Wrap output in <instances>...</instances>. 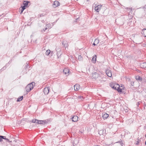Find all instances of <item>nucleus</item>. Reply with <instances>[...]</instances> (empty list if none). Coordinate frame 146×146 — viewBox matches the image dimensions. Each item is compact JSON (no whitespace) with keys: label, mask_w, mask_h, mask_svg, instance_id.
<instances>
[{"label":"nucleus","mask_w":146,"mask_h":146,"mask_svg":"<svg viewBox=\"0 0 146 146\" xmlns=\"http://www.w3.org/2000/svg\"><path fill=\"white\" fill-rule=\"evenodd\" d=\"M35 83L34 82H32L31 83L28 84L26 86L25 89L27 93L29 92L33 89L35 85Z\"/></svg>","instance_id":"nucleus-1"},{"label":"nucleus","mask_w":146,"mask_h":146,"mask_svg":"<svg viewBox=\"0 0 146 146\" xmlns=\"http://www.w3.org/2000/svg\"><path fill=\"white\" fill-rule=\"evenodd\" d=\"M50 121V120L49 119H46L44 120H38L37 122V123L42 125H44L45 124H46L48 123V122Z\"/></svg>","instance_id":"nucleus-2"},{"label":"nucleus","mask_w":146,"mask_h":146,"mask_svg":"<svg viewBox=\"0 0 146 146\" xmlns=\"http://www.w3.org/2000/svg\"><path fill=\"white\" fill-rule=\"evenodd\" d=\"M110 86L112 89L115 90L118 86H119V84L115 82H113L110 84Z\"/></svg>","instance_id":"nucleus-3"},{"label":"nucleus","mask_w":146,"mask_h":146,"mask_svg":"<svg viewBox=\"0 0 146 146\" xmlns=\"http://www.w3.org/2000/svg\"><path fill=\"white\" fill-rule=\"evenodd\" d=\"M92 74V76H91V77L92 79H96L99 77H100V74L96 72H93Z\"/></svg>","instance_id":"nucleus-4"},{"label":"nucleus","mask_w":146,"mask_h":146,"mask_svg":"<svg viewBox=\"0 0 146 146\" xmlns=\"http://www.w3.org/2000/svg\"><path fill=\"white\" fill-rule=\"evenodd\" d=\"M107 76L110 77H111L112 76V72L111 70L107 68L105 70Z\"/></svg>","instance_id":"nucleus-5"},{"label":"nucleus","mask_w":146,"mask_h":146,"mask_svg":"<svg viewBox=\"0 0 146 146\" xmlns=\"http://www.w3.org/2000/svg\"><path fill=\"white\" fill-rule=\"evenodd\" d=\"M98 133L100 135H102L103 136H105L106 135V130L105 129L100 130L99 132Z\"/></svg>","instance_id":"nucleus-6"},{"label":"nucleus","mask_w":146,"mask_h":146,"mask_svg":"<svg viewBox=\"0 0 146 146\" xmlns=\"http://www.w3.org/2000/svg\"><path fill=\"white\" fill-rule=\"evenodd\" d=\"M78 117L76 115H72V117L70 119L72 120V121L73 122H76L78 120Z\"/></svg>","instance_id":"nucleus-7"},{"label":"nucleus","mask_w":146,"mask_h":146,"mask_svg":"<svg viewBox=\"0 0 146 146\" xmlns=\"http://www.w3.org/2000/svg\"><path fill=\"white\" fill-rule=\"evenodd\" d=\"M139 65L141 68H146V62H141L139 63Z\"/></svg>","instance_id":"nucleus-8"},{"label":"nucleus","mask_w":146,"mask_h":146,"mask_svg":"<svg viewBox=\"0 0 146 146\" xmlns=\"http://www.w3.org/2000/svg\"><path fill=\"white\" fill-rule=\"evenodd\" d=\"M60 2L57 1H55L54 2V3L52 4V6L54 8H55L58 6H59L60 5Z\"/></svg>","instance_id":"nucleus-9"},{"label":"nucleus","mask_w":146,"mask_h":146,"mask_svg":"<svg viewBox=\"0 0 146 146\" xmlns=\"http://www.w3.org/2000/svg\"><path fill=\"white\" fill-rule=\"evenodd\" d=\"M50 91V88L48 87H46L44 88L43 92L45 95L48 94Z\"/></svg>","instance_id":"nucleus-10"},{"label":"nucleus","mask_w":146,"mask_h":146,"mask_svg":"<svg viewBox=\"0 0 146 146\" xmlns=\"http://www.w3.org/2000/svg\"><path fill=\"white\" fill-rule=\"evenodd\" d=\"M102 5H97L95 8V10L98 12L101 9Z\"/></svg>","instance_id":"nucleus-11"},{"label":"nucleus","mask_w":146,"mask_h":146,"mask_svg":"<svg viewBox=\"0 0 146 146\" xmlns=\"http://www.w3.org/2000/svg\"><path fill=\"white\" fill-rule=\"evenodd\" d=\"M115 90H117L119 93H123V92L122 91L123 89H121L120 88V86L119 85V86H118Z\"/></svg>","instance_id":"nucleus-12"},{"label":"nucleus","mask_w":146,"mask_h":146,"mask_svg":"<svg viewBox=\"0 0 146 146\" xmlns=\"http://www.w3.org/2000/svg\"><path fill=\"white\" fill-rule=\"evenodd\" d=\"M97 58V56L96 55H94L92 57V62L94 64H95L96 62Z\"/></svg>","instance_id":"nucleus-13"},{"label":"nucleus","mask_w":146,"mask_h":146,"mask_svg":"<svg viewBox=\"0 0 146 146\" xmlns=\"http://www.w3.org/2000/svg\"><path fill=\"white\" fill-rule=\"evenodd\" d=\"M80 86L79 84H76L74 86V88L75 91H78L80 88Z\"/></svg>","instance_id":"nucleus-14"},{"label":"nucleus","mask_w":146,"mask_h":146,"mask_svg":"<svg viewBox=\"0 0 146 146\" xmlns=\"http://www.w3.org/2000/svg\"><path fill=\"white\" fill-rule=\"evenodd\" d=\"M31 66H30L29 65V63H27V62L26 64L25 67V68L26 70H28V71H29V70L31 69Z\"/></svg>","instance_id":"nucleus-15"},{"label":"nucleus","mask_w":146,"mask_h":146,"mask_svg":"<svg viewBox=\"0 0 146 146\" xmlns=\"http://www.w3.org/2000/svg\"><path fill=\"white\" fill-rule=\"evenodd\" d=\"M62 44L63 45L64 47H65V48H66V47H67L68 46V44L67 43L66 41L64 40L62 41Z\"/></svg>","instance_id":"nucleus-16"},{"label":"nucleus","mask_w":146,"mask_h":146,"mask_svg":"<svg viewBox=\"0 0 146 146\" xmlns=\"http://www.w3.org/2000/svg\"><path fill=\"white\" fill-rule=\"evenodd\" d=\"M30 3V1H23V5L28 7H29L28 4Z\"/></svg>","instance_id":"nucleus-17"},{"label":"nucleus","mask_w":146,"mask_h":146,"mask_svg":"<svg viewBox=\"0 0 146 146\" xmlns=\"http://www.w3.org/2000/svg\"><path fill=\"white\" fill-rule=\"evenodd\" d=\"M52 51L51 52L50 50L48 49L45 52V55L46 56H48L50 54L51 56H52Z\"/></svg>","instance_id":"nucleus-18"},{"label":"nucleus","mask_w":146,"mask_h":146,"mask_svg":"<svg viewBox=\"0 0 146 146\" xmlns=\"http://www.w3.org/2000/svg\"><path fill=\"white\" fill-rule=\"evenodd\" d=\"M141 33L143 36L146 37V29H143L141 32Z\"/></svg>","instance_id":"nucleus-19"},{"label":"nucleus","mask_w":146,"mask_h":146,"mask_svg":"<svg viewBox=\"0 0 146 146\" xmlns=\"http://www.w3.org/2000/svg\"><path fill=\"white\" fill-rule=\"evenodd\" d=\"M109 115L107 113H105L102 115V117L104 119H107V118L108 117Z\"/></svg>","instance_id":"nucleus-20"},{"label":"nucleus","mask_w":146,"mask_h":146,"mask_svg":"<svg viewBox=\"0 0 146 146\" xmlns=\"http://www.w3.org/2000/svg\"><path fill=\"white\" fill-rule=\"evenodd\" d=\"M135 79L137 81H142V78L140 76H139V75H138L137 76H136L135 77Z\"/></svg>","instance_id":"nucleus-21"},{"label":"nucleus","mask_w":146,"mask_h":146,"mask_svg":"<svg viewBox=\"0 0 146 146\" xmlns=\"http://www.w3.org/2000/svg\"><path fill=\"white\" fill-rule=\"evenodd\" d=\"M70 71L67 68H65L63 70V72L64 73L66 74L69 73Z\"/></svg>","instance_id":"nucleus-22"},{"label":"nucleus","mask_w":146,"mask_h":146,"mask_svg":"<svg viewBox=\"0 0 146 146\" xmlns=\"http://www.w3.org/2000/svg\"><path fill=\"white\" fill-rule=\"evenodd\" d=\"M23 96H19L17 99V102H20V101H22L23 100Z\"/></svg>","instance_id":"nucleus-23"},{"label":"nucleus","mask_w":146,"mask_h":146,"mask_svg":"<svg viewBox=\"0 0 146 146\" xmlns=\"http://www.w3.org/2000/svg\"><path fill=\"white\" fill-rule=\"evenodd\" d=\"M37 121L38 119H33L31 122L33 123H37Z\"/></svg>","instance_id":"nucleus-24"},{"label":"nucleus","mask_w":146,"mask_h":146,"mask_svg":"<svg viewBox=\"0 0 146 146\" xmlns=\"http://www.w3.org/2000/svg\"><path fill=\"white\" fill-rule=\"evenodd\" d=\"M116 143H119L120 144V145H121V146H123V142L122 140L119 141Z\"/></svg>","instance_id":"nucleus-25"},{"label":"nucleus","mask_w":146,"mask_h":146,"mask_svg":"<svg viewBox=\"0 0 146 146\" xmlns=\"http://www.w3.org/2000/svg\"><path fill=\"white\" fill-rule=\"evenodd\" d=\"M83 59L82 57L80 55L78 56V60L80 61H82Z\"/></svg>","instance_id":"nucleus-26"},{"label":"nucleus","mask_w":146,"mask_h":146,"mask_svg":"<svg viewBox=\"0 0 146 146\" xmlns=\"http://www.w3.org/2000/svg\"><path fill=\"white\" fill-rule=\"evenodd\" d=\"M134 81H131L130 82V84L131 86H134Z\"/></svg>","instance_id":"nucleus-27"},{"label":"nucleus","mask_w":146,"mask_h":146,"mask_svg":"<svg viewBox=\"0 0 146 146\" xmlns=\"http://www.w3.org/2000/svg\"><path fill=\"white\" fill-rule=\"evenodd\" d=\"M94 42L96 43V44H98L99 42V40L96 39L95 40Z\"/></svg>","instance_id":"nucleus-28"},{"label":"nucleus","mask_w":146,"mask_h":146,"mask_svg":"<svg viewBox=\"0 0 146 146\" xmlns=\"http://www.w3.org/2000/svg\"><path fill=\"white\" fill-rule=\"evenodd\" d=\"M27 7L24 5L21 6V8L22 9H23V10H24Z\"/></svg>","instance_id":"nucleus-29"},{"label":"nucleus","mask_w":146,"mask_h":146,"mask_svg":"<svg viewBox=\"0 0 146 146\" xmlns=\"http://www.w3.org/2000/svg\"><path fill=\"white\" fill-rule=\"evenodd\" d=\"M21 8H20L19 9V10H20L19 12H20V14H21L23 12L24 10H23V9H22V8L21 9Z\"/></svg>","instance_id":"nucleus-30"},{"label":"nucleus","mask_w":146,"mask_h":146,"mask_svg":"<svg viewBox=\"0 0 146 146\" xmlns=\"http://www.w3.org/2000/svg\"><path fill=\"white\" fill-rule=\"evenodd\" d=\"M3 136L0 135V142H1L3 141Z\"/></svg>","instance_id":"nucleus-31"},{"label":"nucleus","mask_w":146,"mask_h":146,"mask_svg":"<svg viewBox=\"0 0 146 146\" xmlns=\"http://www.w3.org/2000/svg\"><path fill=\"white\" fill-rule=\"evenodd\" d=\"M6 68V66H4L3 68H1V69L0 70H1V71H3V70H5Z\"/></svg>","instance_id":"nucleus-32"},{"label":"nucleus","mask_w":146,"mask_h":146,"mask_svg":"<svg viewBox=\"0 0 146 146\" xmlns=\"http://www.w3.org/2000/svg\"><path fill=\"white\" fill-rule=\"evenodd\" d=\"M79 98L81 99V100H82L83 99H84L83 97L82 96H78Z\"/></svg>","instance_id":"nucleus-33"},{"label":"nucleus","mask_w":146,"mask_h":146,"mask_svg":"<svg viewBox=\"0 0 146 146\" xmlns=\"http://www.w3.org/2000/svg\"><path fill=\"white\" fill-rule=\"evenodd\" d=\"M5 140H6V142H9V143H10V142H12L11 141H10L9 140V139L8 138H7Z\"/></svg>","instance_id":"nucleus-34"},{"label":"nucleus","mask_w":146,"mask_h":146,"mask_svg":"<svg viewBox=\"0 0 146 146\" xmlns=\"http://www.w3.org/2000/svg\"><path fill=\"white\" fill-rule=\"evenodd\" d=\"M43 16H44V15L43 14H39L38 16V17H43Z\"/></svg>","instance_id":"nucleus-35"},{"label":"nucleus","mask_w":146,"mask_h":146,"mask_svg":"<svg viewBox=\"0 0 146 146\" xmlns=\"http://www.w3.org/2000/svg\"><path fill=\"white\" fill-rule=\"evenodd\" d=\"M47 27H46L45 28H44L43 29V30H42V32H44V31H46V30H47Z\"/></svg>","instance_id":"nucleus-36"},{"label":"nucleus","mask_w":146,"mask_h":146,"mask_svg":"<svg viewBox=\"0 0 146 146\" xmlns=\"http://www.w3.org/2000/svg\"><path fill=\"white\" fill-rule=\"evenodd\" d=\"M139 139H138V141H137L136 143V145H138L139 143Z\"/></svg>","instance_id":"nucleus-37"},{"label":"nucleus","mask_w":146,"mask_h":146,"mask_svg":"<svg viewBox=\"0 0 146 146\" xmlns=\"http://www.w3.org/2000/svg\"><path fill=\"white\" fill-rule=\"evenodd\" d=\"M2 139H4L5 140H6V139H7V138H6V136H3V138H2Z\"/></svg>","instance_id":"nucleus-38"},{"label":"nucleus","mask_w":146,"mask_h":146,"mask_svg":"<svg viewBox=\"0 0 146 146\" xmlns=\"http://www.w3.org/2000/svg\"><path fill=\"white\" fill-rule=\"evenodd\" d=\"M143 105L144 106V108L145 109L146 107V104L145 102H144L143 104Z\"/></svg>","instance_id":"nucleus-39"},{"label":"nucleus","mask_w":146,"mask_h":146,"mask_svg":"<svg viewBox=\"0 0 146 146\" xmlns=\"http://www.w3.org/2000/svg\"><path fill=\"white\" fill-rule=\"evenodd\" d=\"M92 45L94 46H95L97 44H96V43L95 42H94V43L92 44Z\"/></svg>","instance_id":"nucleus-40"},{"label":"nucleus","mask_w":146,"mask_h":146,"mask_svg":"<svg viewBox=\"0 0 146 146\" xmlns=\"http://www.w3.org/2000/svg\"><path fill=\"white\" fill-rule=\"evenodd\" d=\"M140 104V102H138L137 103V107L138 108L139 105Z\"/></svg>","instance_id":"nucleus-41"},{"label":"nucleus","mask_w":146,"mask_h":146,"mask_svg":"<svg viewBox=\"0 0 146 146\" xmlns=\"http://www.w3.org/2000/svg\"><path fill=\"white\" fill-rule=\"evenodd\" d=\"M57 55L58 58H60V57L61 54H60L59 56H58V55L57 54Z\"/></svg>","instance_id":"nucleus-42"},{"label":"nucleus","mask_w":146,"mask_h":146,"mask_svg":"<svg viewBox=\"0 0 146 146\" xmlns=\"http://www.w3.org/2000/svg\"><path fill=\"white\" fill-rule=\"evenodd\" d=\"M129 22H132V19H130L129 20Z\"/></svg>","instance_id":"nucleus-43"},{"label":"nucleus","mask_w":146,"mask_h":146,"mask_svg":"<svg viewBox=\"0 0 146 146\" xmlns=\"http://www.w3.org/2000/svg\"><path fill=\"white\" fill-rule=\"evenodd\" d=\"M144 8H146V5H145L143 7Z\"/></svg>","instance_id":"nucleus-44"},{"label":"nucleus","mask_w":146,"mask_h":146,"mask_svg":"<svg viewBox=\"0 0 146 146\" xmlns=\"http://www.w3.org/2000/svg\"><path fill=\"white\" fill-rule=\"evenodd\" d=\"M139 70H137V71L138 72H139Z\"/></svg>","instance_id":"nucleus-45"},{"label":"nucleus","mask_w":146,"mask_h":146,"mask_svg":"<svg viewBox=\"0 0 146 146\" xmlns=\"http://www.w3.org/2000/svg\"><path fill=\"white\" fill-rule=\"evenodd\" d=\"M33 36V35H31V37H32V36Z\"/></svg>","instance_id":"nucleus-46"},{"label":"nucleus","mask_w":146,"mask_h":146,"mask_svg":"<svg viewBox=\"0 0 146 146\" xmlns=\"http://www.w3.org/2000/svg\"><path fill=\"white\" fill-rule=\"evenodd\" d=\"M125 88H123L122 89H123V90H124V89Z\"/></svg>","instance_id":"nucleus-47"},{"label":"nucleus","mask_w":146,"mask_h":146,"mask_svg":"<svg viewBox=\"0 0 146 146\" xmlns=\"http://www.w3.org/2000/svg\"><path fill=\"white\" fill-rule=\"evenodd\" d=\"M145 145H146V141H145Z\"/></svg>","instance_id":"nucleus-48"},{"label":"nucleus","mask_w":146,"mask_h":146,"mask_svg":"<svg viewBox=\"0 0 146 146\" xmlns=\"http://www.w3.org/2000/svg\"><path fill=\"white\" fill-rule=\"evenodd\" d=\"M44 21L43 20L42 21V22H44Z\"/></svg>","instance_id":"nucleus-49"},{"label":"nucleus","mask_w":146,"mask_h":146,"mask_svg":"<svg viewBox=\"0 0 146 146\" xmlns=\"http://www.w3.org/2000/svg\"><path fill=\"white\" fill-rule=\"evenodd\" d=\"M127 111H128L127 110H126L125 111V112H126Z\"/></svg>","instance_id":"nucleus-50"},{"label":"nucleus","mask_w":146,"mask_h":146,"mask_svg":"<svg viewBox=\"0 0 146 146\" xmlns=\"http://www.w3.org/2000/svg\"><path fill=\"white\" fill-rule=\"evenodd\" d=\"M127 111H128L127 110H126L125 111V112H126Z\"/></svg>","instance_id":"nucleus-51"},{"label":"nucleus","mask_w":146,"mask_h":146,"mask_svg":"<svg viewBox=\"0 0 146 146\" xmlns=\"http://www.w3.org/2000/svg\"><path fill=\"white\" fill-rule=\"evenodd\" d=\"M127 111H128L127 110H126L125 111V112H126Z\"/></svg>","instance_id":"nucleus-52"},{"label":"nucleus","mask_w":146,"mask_h":146,"mask_svg":"<svg viewBox=\"0 0 146 146\" xmlns=\"http://www.w3.org/2000/svg\"><path fill=\"white\" fill-rule=\"evenodd\" d=\"M130 9H131V10H132V8H131Z\"/></svg>","instance_id":"nucleus-53"},{"label":"nucleus","mask_w":146,"mask_h":146,"mask_svg":"<svg viewBox=\"0 0 146 146\" xmlns=\"http://www.w3.org/2000/svg\"><path fill=\"white\" fill-rule=\"evenodd\" d=\"M12 60H13L12 58L11 59V60L12 61Z\"/></svg>","instance_id":"nucleus-54"},{"label":"nucleus","mask_w":146,"mask_h":146,"mask_svg":"<svg viewBox=\"0 0 146 146\" xmlns=\"http://www.w3.org/2000/svg\"><path fill=\"white\" fill-rule=\"evenodd\" d=\"M12 60H13L12 58L11 59V60L12 61Z\"/></svg>","instance_id":"nucleus-55"},{"label":"nucleus","mask_w":146,"mask_h":146,"mask_svg":"<svg viewBox=\"0 0 146 146\" xmlns=\"http://www.w3.org/2000/svg\"><path fill=\"white\" fill-rule=\"evenodd\" d=\"M145 137H146V134H145Z\"/></svg>","instance_id":"nucleus-56"}]
</instances>
